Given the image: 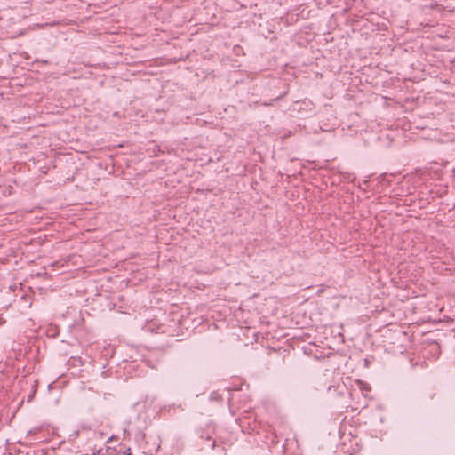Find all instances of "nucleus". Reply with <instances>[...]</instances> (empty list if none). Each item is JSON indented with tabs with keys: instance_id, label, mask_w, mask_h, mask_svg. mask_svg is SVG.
I'll return each mask as SVG.
<instances>
[{
	"instance_id": "7ed1b4c3",
	"label": "nucleus",
	"mask_w": 455,
	"mask_h": 455,
	"mask_svg": "<svg viewBox=\"0 0 455 455\" xmlns=\"http://www.w3.org/2000/svg\"><path fill=\"white\" fill-rule=\"evenodd\" d=\"M435 396V394L430 395V399H433Z\"/></svg>"
},
{
	"instance_id": "f03ea898",
	"label": "nucleus",
	"mask_w": 455,
	"mask_h": 455,
	"mask_svg": "<svg viewBox=\"0 0 455 455\" xmlns=\"http://www.w3.org/2000/svg\"><path fill=\"white\" fill-rule=\"evenodd\" d=\"M214 446H215V442L213 441L212 443V448H214Z\"/></svg>"
},
{
	"instance_id": "f257e3e1",
	"label": "nucleus",
	"mask_w": 455,
	"mask_h": 455,
	"mask_svg": "<svg viewBox=\"0 0 455 455\" xmlns=\"http://www.w3.org/2000/svg\"><path fill=\"white\" fill-rule=\"evenodd\" d=\"M124 455H132V454H131V449H130V448H128V449L126 450V451L124 452Z\"/></svg>"
}]
</instances>
